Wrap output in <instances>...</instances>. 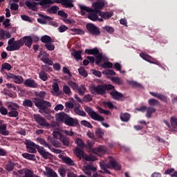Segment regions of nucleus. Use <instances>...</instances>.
Returning a JSON list of instances; mask_svg holds the SVG:
<instances>
[{
    "label": "nucleus",
    "mask_w": 177,
    "mask_h": 177,
    "mask_svg": "<svg viewBox=\"0 0 177 177\" xmlns=\"http://www.w3.org/2000/svg\"><path fill=\"white\" fill-rule=\"evenodd\" d=\"M35 96L36 97L32 98V102L35 106L39 109V113L41 114H50V111L48 109V107H52V104L44 100L45 96H46V92H35Z\"/></svg>",
    "instance_id": "1"
},
{
    "label": "nucleus",
    "mask_w": 177,
    "mask_h": 177,
    "mask_svg": "<svg viewBox=\"0 0 177 177\" xmlns=\"http://www.w3.org/2000/svg\"><path fill=\"white\" fill-rule=\"evenodd\" d=\"M109 162L108 164L104 163L103 161L100 162V167L101 169L99 172L100 174H111V172L107 169V168H109L110 169H113L115 171H120L121 169V165L118 163L113 157L109 156Z\"/></svg>",
    "instance_id": "2"
},
{
    "label": "nucleus",
    "mask_w": 177,
    "mask_h": 177,
    "mask_svg": "<svg viewBox=\"0 0 177 177\" xmlns=\"http://www.w3.org/2000/svg\"><path fill=\"white\" fill-rule=\"evenodd\" d=\"M57 121L64 122L68 127H77L78 125V120L70 117L64 112H61L56 115Z\"/></svg>",
    "instance_id": "3"
},
{
    "label": "nucleus",
    "mask_w": 177,
    "mask_h": 177,
    "mask_svg": "<svg viewBox=\"0 0 177 177\" xmlns=\"http://www.w3.org/2000/svg\"><path fill=\"white\" fill-rule=\"evenodd\" d=\"M111 89H114V86L112 84H98L91 88V93H93V95L97 94L103 96V95L107 93L106 91H111Z\"/></svg>",
    "instance_id": "4"
},
{
    "label": "nucleus",
    "mask_w": 177,
    "mask_h": 177,
    "mask_svg": "<svg viewBox=\"0 0 177 177\" xmlns=\"http://www.w3.org/2000/svg\"><path fill=\"white\" fill-rule=\"evenodd\" d=\"M84 110L86 113L88 114V115L91 117L92 120H94V121H99L101 122L102 125L105 128H109L110 125L109 124L104 122V118L99 115V113H96L92 108L90 106H85Z\"/></svg>",
    "instance_id": "5"
},
{
    "label": "nucleus",
    "mask_w": 177,
    "mask_h": 177,
    "mask_svg": "<svg viewBox=\"0 0 177 177\" xmlns=\"http://www.w3.org/2000/svg\"><path fill=\"white\" fill-rule=\"evenodd\" d=\"M79 8L81 10L82 16H85L86 12H88V19L89 20H92V21H97L99 12H97L93 10V8H89V7H86V6H82L81 4L79 5Z\"/></svg>",
    "instance_id": "6"
},
{
    "label": "nucleus",
    "mask_w": 177,
    "mask_h": 177,
    "mask_svg": "<svg viewBox=\"0 0 177 177\" xmlns=\"http://www.w3.org/2000/svg\"><path fill=\"white\" fill-rule=\"evenodd\" d=\"M8 46L6 47V50L8 52H13L14 50H19L21 46H23V42L21 39L19 40L15 41V37L10 39L8 41Z\"/></svg>",
    "instance_id": "7"
},
{
    "label": "nucleus",
    "mask_w": 177,
    "mask_h": 177,
    "mask_svg": "<svg viewBox=\"0 0 177 177\" xmlns=\"http://www.w3.org/2000/svg\"><path fill=\"white\" fill-rule=\"evenodd\" d=\"M68 85L75 91V92L79 93L80 96H84L85 92H86V87H85V85L84 84L78 86V84L76 82L71 81L68 82Z\"/></svg>",
    "instance_id": "8"
},
{
    "label": "nucleus",
    "mask_w": 177,
    "mask_h": 177,
    "mask_svg": "<svg viewBox=\"0 0 177 177\" xmlns=\"http://www.w3.org/2000/svg\"><path fill=\"white\" fill-rule=\"evenodd\" d=\"M87 32L93 37H99L100 35V28L96 26L92 23H88L86 25Z\"/></svg>",
    "instance_id": "9"
},
{
    "label": "nucleus",
    "mask_w": 177,
    "mask_h": 177,
    "mask_svg": "<svg viewBox=\"0 0 177 177\" xmlns=\"http://www.w3.org/2000/svg\"><path fill=\"white\" fill-rule=\"evenodd\" d=\"M24 143L26 146L28 153H30L31 154H35L37 150L38 151V149L41 147L39 145L35 144L34 142L29 140H26Z\"/></svg>",
    "instance_id": "10"
},
{
    "label": "nucleus",
    "mask_w": 177,
    "mask_h": 177,
    "mask_svg": "<svg viewBox=\"0 0 177 177\" xmlns=\"http://www.w3.org/2000/svg\"><path fill=\"white\" fill-rule=\"evenodd\" d=\"M37 140L39 142V143H40V145L44 146V147H48L50 151H53V153H55V154H60L62 153V150L56 149L55 148L52 147V145H49L45 139L42 138H37Z\"/></svg>",
    "instance_id": "11"
},
{
    "label": "nucleus",
    "mask_w": 177,
    "mask_h": 177,
    "mask_svg": "<svg viewBox=\"0 0 177 177\" xmlns=\"http://www.w3.org/2000/svg\"><path fill=\"white\" fill-rule=\"evenodd\" d=\"M42 1H41L39 3H37L35 1H26L25 3L26 6L28 8V9H30V10H33L34 12H37L38 11V5H40L41 6L42 9H45V5L41 4Z\"/></svg>",
    "instance_id": "12"
},
{
    "label": "nucleus",
    "mask_w": 177,
    "mask_h": 177,
    "mask_svg": "<svg viewBox=\"0 0 177 177\" xmlns=\"http://www.w3.org/2000/svg\"><path fill=\"white\" fill-rule=\"evenodd\" d=\"M35 121L40 126V127H50V124L46 122V120L40 115H34Z\"/></svg>",
    "instance_id": "13"
},
{
    "label": "nucleus",
    "mask_w": 177,
    "mask_h": 177,
    "mask_svg": "<svg viewBox=\"0 0 177 177\" xmlns=\"http://www.w3.org/2000/svg\"><path fill=\"white\" fill-rule=\"evenodd\" d=\"M38 153L41 156V157L44 160H52V158H53V156L52 155V153L46 151V150H45V148H44V147H40V148L38 149Z\"/></svg>",
    "instance_id": "14"
},
{
    "label": "nucleus",
    "mask_w": 177,
    "mask_h": 177,
    "mask_svg": "<svg viewBox=\"0 0 177 177\" xmlns=\"http://www.w3.org/2000/svg\"><path fill=\"white\" fill-rule=\"evenodd\" d=\"M109 92V95L111 96L112 99H114V100H120L124 97V95L115 90V87L114 86V88L111 89Z\"/></svg>",
    "instance_id": "15"
},
{
    "label": "nucleus",
    "mask_w": 177,
    "mask_h": 177,
    "mask_svg": "<svg viewBox=\"0 0 177 177\" xmlns=\"http://www.w3.org/2000/svg\"><path fill=\"white\" fill-rule=\"evenodd\" d=\"M63 0H41L40 5H44L45 9L47 8H50V5H53V3H62Z\"/></svg>",
    "instance_id": "16"
},
{
    "label": "nucleus",
    "mask_w": 177,
    "mask_h": 177,
    "mask_svg": "<svg viewBox=\"0 0 177 177\" xmlns=\"http://www.w3.org/2000/svg\"><path fill=\"white\" fill-rule=\"evenodd\" d=\"M92 6L93 8V10L99 12L100 14V12H102V10H100L104 8V1L97 0V1L93 3Z\"/></svg>",
    "instance_id": "17"
},
{
    "label": "nucleus",
    "mask_w": 177,
    "mask_h": 177,
    "mask_svg": "<svg viewBox=\"0 0 177 177\" xmlns=\"http://www.w3.org/2000/svg\"><path fill=\"white\" fill-rule=\"evenodd\" d=\"M21 41L23 46L25 44V46L29 48L32 46V37H31V36H25L21 38Z\"/></svg>",
    "instance_id": "18"
},
{
    "label": "nucleus",
    "mask_w": 177,
    "mask_h": 177,
    "mask_svg": "<svg viewBox=\"0 0 177 177\" xmlns=\"http://www.w3.org/2000/svg\"><path fill=\"white\" fill-rule=\"evenodd\" d=\"M24 84L25 86L28 88H38V84L32 78L27 79Z\"/></svg>",
    "instance_id": "19"
},
{
    "label": "nucleus",
    "mask_w": 177,
    "mask_h": 177,
    "mask_svg": "<svg viewBox=\"0 0 177 177\" xmlns=\"http://www.w3.org/2000/svg\"><path fill=\"white\" fill-rule=\"evenodd\" d=\"M39 16L41 18H38L37 21L40 24H46V20H53V18L48 16V15H44L43 14H38Z\"/></svg>",
    "instance_id": "20"
},
{
    "label": "nucleus",
    "mask_w": 177,
    "mask_h": 177,
    "mask_svg": "<svg viewBox=\"0 0 177 177\" xmlns=\"http://www.w3.org/2000/svg\"><path fill=\"white\" fill-rule=\"evenodd\" d=\"M102 60H107L106 55H104L100 53H98L95 55V64H97V66H100V63H102Z\"/></svg>",
    "instance_id": "21"
},
{
    "label": "nucleus",
    "mask_w": 177,
    "mask_h": 177,
    "mask_svg": "<svg viewBox=\"0 0 177 177\" xmlns=\"http://www.w3.org/2000/svg\"><path fill=\"white\" fill-rule=\"evenodd\" d=\"M80 107H81L80 104L77 105L73 108L74 113L77 114V115H80L81 117H85L86 115V113L85 111L80 109Z\"/></svg>",
    "instance_id": "22"
},
{
    "label": "nucleus",
    "mask_w": 177,
    "mask_h": 177,
    "mask_svg": "<svg viewBox=\"0 0 177 177\" xmlns=\"http://www.w3.org/2000/svg\"><path fill=\"white\" fill-rule=\"evenodd\" d=\"M140 57H142V59H143V60H145L146 62H148V63H151L152 64H154V63L153 62V57H151V56L145 53H141L140 54Z\"/></svg>",
    "instance_id": "23"
},
{
    "label": "nucleus",
    "mask_w": 177,
    "mask_h": 177,
    "mask_svg": "<svg viewBox=\"0 0 177 177\" xmlns=\"http://www.w3.org/2000/svg\"><path fill=\"white\" fill-rule=\"evenodd\" d=\"M93 146H95V141L88 140L86 141V145L84 146L87 149V151L91 153L93 150Z\"/></svg>",
    "instance_id": "24"
},
{
    "label": "nucleus",
    "mask_w": 177,
    "mask_h": 177,
    "mask_svg": "<svg viewBox=\"0 0 177 177\" xmlns=\"http://www.w3.org/2000/svg\"><path fill=\"white\" fill-rule=\"evenodd\" d=\"M91 153H93L94 154H101L102 153H106V149H104V147L103 146H100L98 147L93 148Z\"/></svg>",
    "instance_id": "25"
},
{
    "label": "nucleus",
    "mask_w": 177,
    "mask_h": 177,
    "mask_svg": "<svg viewBox=\"0 0 177 177\" xmlns=\"http://www.w3.org/2000/svg\"><path fill=\"white\" fill-rule=\"evenodd\" d=\"M100 52L99 51V49L97 48H94L92 49H86L84 50V53L86 55H93L94 56H96L100 53Z\"/></svg>",
    "instance_id": "26"
},
{
    "label": "nucleus",
    "mask_w": 177,
    "mask_h": 177,
    "mask_svg": "<svg viewBox=\"0 0 177 177\" xmlns=\"http://www.w3.org/2000/svg\"><path fill=\"white\" fill-rule=\"evenodd\" d=\"M146 117L147 118H151V114H153V113H156V109L153 106H149L147 107L146 109Z\"/></svg>",
    "instance_id": "27"
},
{
    "label": "nucleus",
    "mask_w": 177,
    "mask_h": 177,
    "mask_svg": "<svg viewBox=\"0 0 177 177\" xmlns=\"http://www.w3.org/2000/svg\"><path fill=\"white\" fill-rule=\"evenodd\" d=\"M22 157L26 158V160H29L30 161H37V158H35V155L34 154L24 153H22Z\"/></svg>",
    "instance_id": "28"
},
{
    "label": "nucleus",
    "mask_w": 177,
    "mask_h": 177,
    "mask_svg": "<svg viewBox=\"0 0 177 177\" xmlns=\"http://www.w3.org/2000/svg\"><path fill=\"white\" fill-rule=\"evenodd\" d=\"M62 6L66 9L68 8H74L72 0H62Z\"/></svg>",
    "instance_id": "29"
},
{
    "label": "nucleus",
    "mask_w": 177,
    "mask_h": 177,
    "mask_svg": "<svg viewBox=\"0 0 177 177\" xmlns=\"http://www.w3.org/2000/svg\"><path fill=\"white\" fill-rule=\"evenodd\" d=\"M47 12L50 15H56L60 8H59L57 6H53L50 8H47Z\"/></svg>",
    "instance_id": "30"
},
{
    "label": "nucleus",
    "mask_w": 177,
    "mask_h": 177,
    "mask_svg": "<svg viewBox=\"0 0 177 177\" xmlns=\"http://www.w3.org/2000/svg\"><path fill=\"white\" fill-rule=\"evenodd\" d=\"M59 140L64 146H66V147L70 146V138H68L67 136L63 135L62 138H59Z\"/></svg>",
    "instance_id": "31"
},
{
    "label": "nucleus",
    "mask_w": 177,
    "mask_h": 177,
    "mask_svg": "<svg viewBox=\"0 0 177 177\" xmlns=\"http://www.w3.org/2000/svg\"><path fill=\"white\" fill-rule=\"evenodd\" d=\"M99 16H101L102 19H104L105 20H107L109 19H111V17L113 16V12H100L99 13Z\"/></svg>",
    "instance_id": "32"
},
{
    "label": "nucleus",
    "mask_w": 177,
    "mask_h": 177,
    "mask_svg": "<svg viewBox=\"0 0 177 177\" xmlns=\"http://www.w3.org/2000/svg\"><path fill=\"white\" fill-rule=\"evenodd\" d=\"M62 161L65 162V164H67V165L74 166V161L68 156H63L62 158Z\"/></svg>",
    "instance_id": "33"
},
{
    "label": "nucleus",
    "mask_w": 177,
    "mask_h": 177,
    "mask_svg": "<svg viewBox=\"0 0 177 177\" xmlns=\"http://www.w3.org/2000/svg\"><path fill=\"white\" fill-rule=\"evenodd\" d=\"M95 136L97 138H99V139H102V138L104 136V130L102 128H97L95 129Z\"/></svg>",
    "instance_id": "34"
},
{
    "label": "nucleus",
    "mask_w": 177,
    "mask_h": 177,
    "mask_svg": "<svg viewBox=\"0 0 177 177\" xmlns=\"http://www.w3.org/2000/svg\"><path fill=\"white\" fill-rule=\"evenodd\" d=\"M148 104L151 107H154L156 106H160V102L154 98H150L148 100Z\"/></svg>",
    "instance_id": "35"
},
{
    "label": "nucleus",
    "mask_w": 177,
    "mask_h": 177,
    "mask_svg": "<svg viewBox=\"0 0 177 177\" xmlns=\"http://www.w3.org/2000/svg\"><path fill=\"white\" fill-rule=\"evenodd\" d=\"M40 41L43 42V44H49L50 42H53L52 37L48 35H44L41 37Z\"/></svg>",
    "instance_id": "36"
},
{
    "label": "nucleus",
    "mask_w": 177,
    "mask_h": 177,
    "mask_svg": "<svg viewBox=\"0 0 177 177\" xmlns=\"http://www.w3.org/2000/svg\"><path fill=\"white\" fill-rule=\"evenodd\" d=\"M130 118H131V115H129V113H122L120 115V120L123 122H128Z\"/></svg>",
    "instance_id": "37"
},
{
    "label": "nucleus",
    "mask_w": 177,
    "mask_h": 177,
    "mask_svg": "<svg viewBox=\"0 0 177 177\" xmlns=\"http://www.w3.org/2000/svg\"><path fill=\"white\" fill-rule=\"evenodd\" d=\"M39 77L41 81H48V73L45 71L42 70L39 73Z\"/></svg>",
    "instance_id": "38"
},
{
    "label": "nucleus",
    "mask_w": 177,
    "mask_h": 177,
    "mask_svg": "<svg viewBox=\"0 0 177 177\" xmlns=\"http://www.w3.org/2000/svg\"><path fill=\"white\" fill-rule=\"evenodd\" d=\"M46 175L48 177H57V174L50 167L46 168Z\"/></svg>",
    "instance_id": "39"
},
{
    "label": "nucleus",
    "mask_w": 177,
    "mask_h": 177,
    "mask_svg": "<svg viewBox=\"0 0 177 177\" xmlns=\"http://www.w3.org/2000/svg\"><path fill=\"white\" fill-rule=\"evenodd\" d=\"M13 168H15V162L12 160H9L8 164L6 165V170L8 171V172H10L13 171Z\"/></svg>",
    "instance_id": "40"
},
{
    "label": "nucleus",
    "mask_w": 177,
    "mask_h": 177,
    "mask_svg": "<svg viewBox=\"0 0 177 177\" xmlns=\"http://www.w3.org/2000/svg\"><path fill=\"white\" fill-rule=\"evenodd\" d=\"M81 53H82V51L81 50H75L74 53H72V55L74 57V59H75V60H82V57H81Z\"/></svg>",
    "instance_id": "41"
},
{
    "label": "nucleus",
    "mask_w": 177,
    "mask_h": 177,
    "mask_svg": "<svg viewBox=\"0 0 177 177\" xmlns=\"http://www.w3.org/2000/svg\"><path fill=\"white\" fill-rule=\"evenodd\" d=\"M5 70H7V71H10L12 70V65L9 63H4L1 65V72L3 73Z\"/></svg>",
    "instance_id": "42"
},
{
    "label": "nucleus",
    "mask_w": 177,
    "mask_h": 177,
    "mask_svg": "<svg viewBox=\"0 0 177 177\" xmlns=\"http://www.w3.org/2000/svg\"><path fill=\"white\" fill-rule=\"evenodd\" d=\"M33 103H34L33 101L26 99L23 102V106L24 107H30L31 108V107H32V106H34Z\"/></svg>",
    "instance_id": "43"
},
{
    "label": "nucleus",
    "mask_w": 177,
    "mask_h": 177,
    "mask_svg": "<svg viewBox=\"0 0 177 177\" xmlns=\"http://www.w3.org/2000/svg\"><path fill=\"white\" fill-rule=\"evenodd\" d=\"M41 62L44 63V64H48V66H53V61L50 59L48 57H43L41 58Z\"/></svg>",
    "instance_id": "44"
},
{
    "label": "nucleus",
    "mask_w": 177,
    "mask_h": 177,
    "mask_svg": "<svg viewBox=\"0 0 177 177\" xmlns=\"http://www.w3.org/2000/svg\"><path fill=\"white\" fill-rule=\"evenodd\" d=\"M75 154H76V157H77V158H82V157H84V151H82V149H80L78 147L75 148Z\"/></svg>",
    "instance_id": "45"
},
{
    "label": "nucleus",
    "mask_w": 177,
    "mask_h": 177,
    "mask_svg": "<svg viewBox=\"0 0 177 177\" xmlns=\"http://www.w3.org/2000/svg\"><path fill=\"white\" fill-rule=\"evenodd\" d=\"M78 72H79V74L82 75V77H88V72L86 71V70H85V68L80 67L78 68Z\"/></svg>",
    "instance_id": "46"
},
{
    "label": "nucleus",
    "mask_w": 177,
    "mask_h": 177,
    "mask_svg": "<svg viewBox=\"0 0 177 177\" xmlns=\"http://www.w3.org/2000/svg\"><path fill=\"white\" fill-rule=\"evenodd\" d=\"M53 136L54 139H59V140H60L62 136H63V134L59 131H54L53 132Z\"/></svg>",
    "instance_id": "47"
},
{
    "label": "nucleus",
    "mask_w": 177,
    "mask_h": 177,
    "mask_svg": "<svg viewBox=\"0 0 177 177\" xmlns=\"http://www.w3.org/2000/svg\"><path fill=\"white\" fill-rule=\"evenodd\" d=\"M170 123L172 128H177V118L176 117H171L170 118Z\"/></svg>",
    "instance_id": "48"
},
{
    "label": "nucleus",
    "mask_w": 177,
    "mask_h": 177,
    "mask_svg": "<svg viewBox=\"0 0 177 177\" xmlns=\"http://www.w3.org/2000/svg\"><path fill=\"white\" fill-rule=\"evenodd\" d=\"M92 100H93V97L90 94H87L83 97V102H85V103H89V102H92Z\"/></svg>",
    "instance_id": "49"
},
{
    "label": "nucleus",
    "mask_w": 177,
    "mask_h": 177,
    "mask_svg": "<svg viewBox=\"0 0 177 177\" xmlns=\"http://www.w3.org/2000/svg\"><path fill=\"white\" fill-rule=\"evenodd\" d=\"M50 142L54 147H62V143L56 140L50 139Z\"/></svg>",
    "instance_id": "50"
},
{
    "label": "nucleus",
    "mask_w": 177,
    "mask_h": 177,
    "mask_svg": "<svg viewBox=\"0 0 177 177\" xmlns=\"http://www.w3.org/2000/svg\"><path fill=\"white\" fill-rule=\"evenodd\" d=\"M129 84L133 86V88H143L142 84L138 83L137 82L135 81H129Z\"/></svg>",
    "instance_id": "51"
},
{
    "label": "nucleus",
    "mask_w": 177,
    "mask_h": 177,
    "mask_svg": "<svg viewBox=\"0 0 177 177\" xmlns=\"http://www.w3.org/2000/svg\"><path fill=\"white\" fill-rule=\"evenodd\" d=\"M44 46L48 50H55V44H53L52 42L46 44Z\"/></svg>",
    "instance_id": "52"
},
{
    "label": "nucleus",
    "mask_w": 177,
    "mask_h": 177,
    "mask_svg": "<svg viewBox=\"0 0 177 177\" xmlns=\"http://www.w3.org/2000/svg\"><path fill=\"white\" fill-rule=\"evenodd\" d=\"M75 142L76 145H77V146H79V147H85V143H84V141L81 138H77Z\"/></svg>",
    "instance_id": "53"
},
{
    "label": "nucleus",
    "mask_w": 177,
    "mask_h": 177,
    "mask_svg": "<svg viewBox=\"0 0 177 177\" xmlns=\"http://www.w3.org/2000/svg\"><path fill=\"white\" fill-rule=\"evenodd\" d=\"M102 74H105V75H116V73L111 69H108L102 71Z\"/></svg>",
    "instance_id": "54"
},
{
    "label": "nucleus",
    "mask_w": 177,
    "mask_h": 177,
    "mask_svg": "<svg viewBox=\"0 0 177 177\" xmlns=\"http://www.w3.org/2000/svg\"><path fill=\"white\" fill-rule=\"evenodd\" d=\"M23 77L20 75H15L14 77V82L15 84H23Z\"/></svg>",
    "instance_id": "55"
},
{
    "label": "nucleus",
    "mask_w": 177,
    "mask_h": 177,
    "mask_svg": "<svg viewBox=\"0 0 177 177\" xmlns=\"http://www.w3.org/2000/svg\"><path fill=\"white\" fill-rule=\"evenodd\" d=\"M111 81L117 85H122V80H121L120 77H113Z\"/></svg>",
    "instance_id": "56"
},
{
    "label": "nucleus",
    "mask_w": 177,
    "mask_h": 177,
    "mask_svg": "<svg viewBox=\"0 0 177 177\" xmlns=\"http://www.w3.org/2000/svg\"><path fill=\"white\" fill-rule=\"evenodd\" d=\"M84 159L86 160V161H96L97 160V158H96V156H94L93 155H90V156H86L84 157Z\"/></svg>",
    "instance_id": "57"
},
{
    "label": "nucleus",
    "mask_w": 177,
    "mask_h": 177,
    "mask_svg": "<svg viewBox=\"0 0 177 177\" xmlns=\"http://www.w3.org/2000/svg\"><path fill=\"white\" fill-rule=\"evenodd\" d=\"M102 28L109 34H113V32H114V28L111 26H104Z\"/></svg>",
    "instance_id": "58"
},
{
    "label": "nucleus",
    "mask_w": 177,
    "mask_h": 177,
    "mask_svg": "<svg viewBox=\"0 0 177 177\" xmlns=\"http://www.w3.org/2000/svg\"><path fill=\"white\" fill-rule=\"evenodd\" d=\"M102 68H113V63L110 62H104L102 65Z\"/></svg>",
    "instance_id": "59"
},
{
    "label": "nucleus",
    "mask_w": 177,
    "mask_h": 177,
    "mask_svg": "<svg viewBox=\"0 0 177 177\" xmlns=\"http://www.w3.org/2000/svg\"><path fill=\"white\" fill-rule=\"evenodd\" d=\"M81 124L83 125L84 127H86L87 128H93L91 122L86 121V120H82L81 121Z\"/></svg>",
    "instance_id": "60"
},
{
    "label": "nucleus",
    "mask_w": 177,
    "mask_h": 177,
    "mask_svg": "<svg viewBox=\"0 0 177 177\" xmlns=\"http://www.w3.org/2000/svg\"><path fill=\"white\" fill-rule=\"evenodd\" d=\"M24 174L23 177H32L34 175V173L30 169L25 170Z\"/></svg>",
    "instance_id": "61"
},
{
    "label": "nucleus",
    "mask_w": 177,
    "mask_h": 177,
    "mask_svg": "<svg viewBox=\"0 0 177 177\" xmlns=\"http://www.w3.org/2000/svg\"><path fill=\"white\" fill-rule=\"evenodd\" d=\"M63 91L65 95H70V93H71V90L70 89V87H68V86L67 85L64 86Z\"/></svg>",
    "instance_id": "62"
},
{
    "label": "nucleus",
    "mask_w": 177,
    "mask_h": 177,
    "mask_svg": "<svg viewBox=\"0 0 177 177\" xmlns=\"http://www.w3.org/2000/svg\"><path fill=\"white\" fill-rule=\"evenodd\" d=\"M67 30H68V27H67L65 25H61L59 28H58V31L59 32H65V31H67Z\"/></svg>",
    "instance_id": "63"
},
{
    "label": "nucleus",
    "mask_w": 177,
    "mask_h": 177,
    "mask_svg": "<svg viewBox=\"0 0 177 177\" xmlns=\"http://www.w3.org/2000/svg\"><path fill=\"white\" fill-rule=\"evenodd\" d=\"M8 116L15 118L18 117L19 112L17 111H11L8 113Z\"/></svg>",
    "instance_id": "64"
}]
</instances>
